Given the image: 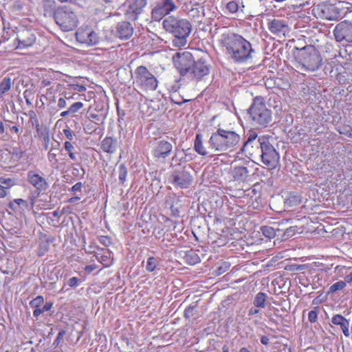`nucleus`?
Wrapping results in <instances>:
<instances>
[{
    "mask_svg": "<svg viewBox=\"0 0 352 352\" xmlns=\"http://www.w3.org/2000/svg\"><path fill=\"white\" fill-rule=\"evenodd\" d=\"M241 140L240 135L234 131L218 129L208 141L209 149L215 152H223L236 146Z\"/></svg>",
    "mask_w": 352,
    "mask_h": 352,
    "instance_id": "obj_4",
    "label": "nucleus"
},
{
    "mask_svg": "<svg viewBox=\"0 0 352 352\" xmlns=\"http://www.w3.org/2000/svg\"><path fill=\"white\" fill-rule=\"evenodd\" d=\"M76 40L87 46H93L99 43L100 38L98 32L89 26H82L76 32Z\"/></svg>",
    "mask_w": 352,
    "mask_h": 352,
    "instance_id": "obj_10",
    "label": "nucleus"
},
{
    "mask_svg": "<svg viewBox=\"0 0 352 352\" xmlns=\"http://www.w3.org/2000/svg\"><path fill=\"white\" fill-rule=\"evenodd\" d=\"M270 32L277 36H285L289 33L290 29L285 21L274 19L269 24Z\"/></svg>",
    "mask_w": 352,
    "mask_h": 352,
    "instance_id": "obj_20",
    "label": "nucleus"
},
{
    "mask_svg": "<svg viewBox=\"0 0 352 352\" xmlns=\"http://www.w3.org/2000/svg\"><path fill=\"white\" fill-rule=\"evenodd\" d=\"M53 303L50 301L46 302L42 309L44 312L50 311L52 307Z\"/></svg>",
    "mask_w": 352,
    "mask_h": 352,
    "instance_id": "obj_56",
    "label": "nucleus"
},
{
    "mask_svg": "<svg viewBox=\"0 0 352 352\" xmlns=\"http://www.w3.org/2000/svg\"><path fill=\"white\" fill-rule=\"evenodd\" d=\"M72 90L74 91H78V92H82V91H85L86 90V87L82 85H72Z\"/></svg>",
    "mask_w": 352,
    "mask_h": 352,
    "instance_id": "obj_51",
    "label": "nucleus"
},
{
    "mask_svg": "<svg viewBox=\"0 0 352 352\" xmlns=\"http://www.w3.org/2000/svg\"><path fill=\"white\" fill-rule=\"evenodd\" d=\"M194 148L195 151L202 156L209 154V151L204 147L202 140V135L197 134L194 142Z\"/></svg>",
    "mask_w": 352,
    "mask_h": 352,
    "instance_id": "obj_27",
    "label": "nucleus"
},
{
    "mask_svg": "<svg viewBox=\"0 0 352 352\" xmlns=\"http://www.w3.org/2000/svg\"><path fill=\"white\" fill-rule=\"evenodd\" d=\"M28 181L39 192L45 191L49 187L46 179L34 170L28 173Z\"/></svg>",
    "mask_w": 352,
    "mask_h": 352,
    "instance_id": "obj_18",
    "label": "nucleus"
},
{
    "mask_svg": "<svg viewBox=\"0 0 352 352\" xmlns=\"http://www.w3.org/2000/svg\"><path fill=\"white\" fill-rule=\"evenodd\" d=\"M267 298V296L265 293H258L254 299V305L258 308H264L265 307V301Z\"/></svg>",
    "mask_w": 352,
    "mask_h": 352,
    "instance_id": "obj_31",
    "label": "nucleus"
},
{
    "mask_svg": "<svg viewBox=\"0 0 352 352\" xmlns=\"http://www.w3.org/2000/svg\"><path fill=\"white\" fill-rule=\"evenodd\" d=\"M30 96H31L30 91L25 90L23 92L24 98L25 99V102H26L27 104H28V105H32V99L30 98Z\"/></svg>",
    "mask_w": 352,
    "mask_h": 352,
    "instance_id": "obj_52",
    "label": "nucleus"
},
{
    "mask_svg": "<svg viewBox=\"0 0 352 352\" xmlns=\"http://www.w3.org/2000/svg\"><path fill=\"white\" fill-rule=\"evenodd\" d=\"M146 5V0H131L125 14L126 19L131 21H135Z\"/></svg>",
    "mask_w": 352,
    "mask_h": 352,
    "instance_id": "obj_17",
    "label": "nucleus"
},
{
    "mask_svg": "<svg viewBox=\"0 0 352 352\" xmlns=\"http://www.w3.org/2000/svg\"><path fill=\"white\" fill-rule=\"evenodd\" d=\"M7 195V190L0 185V198H4Z\"/></svg>",
    "mask_w": 352,
    "mask_h": 352,
    "instance_id": "obj_59",
    "label": "nucleus"
},
{
    "mask_svg": "<svg viewBox=\"0 0 352 352\" xmlns=\"http://www.w3.org/2000/svg\"><path fill=\"white\" fill-rule=\"evenodd\" d=\"M261 230L263 234L267 238L272 239L276 236L275 230L271 226H262Z\"/></svg>",
    "mask_w": 352,
    "mask_h": 352,
    "instance_id": "obj_35",
    "label": "nucleus"
},
{
    "mask_svg": "<svg viewBox=\"0 0 352 352\" xmlns=\"http://www.w3.org/2000/svg\"><path fill=\"white\" fill-rule=\"evenodd\" d=\"M281 289H287V291H289V287H273V290H274V294H276V295H279V292L280 291Z\"/></svg>",
    "mask_w": 352,
    "mask_h": 352,
    "instance_id": "obj_62",
    "label": "nucleus"
},
{
    "mask_svg": "<svg viewBox=\"0 0 352 352\" xmlns=\"http://www.w3.org/2000/svg\"><path fill=\"white\" fill-rule=\"evenodd\" d=\"M249 175V170L245 166H236L232 170V176L234 180L245 181Z\"/></svg>",
    "mask_w": 352,
    "mask_h": 352,
    "instance_id": "obj_26",
    "label": "nucleus"
},
{
    "mask_svg": "<svg viewBox=\"0 0 352 352\" xmlns=\"http://www.w3.org/2000/svg\"><path fill=\"white\" fill-rule=\"evenodd\" d=\"M64 148H65V151L67 152L68 155L71 160H77L76 155L74 153V150H75L74 146L69 141H66L64 143Z\"/></svg>",
    "mask_w": 352,
    "mask_h": 352,
    "instance_id": "obj_33",
    "label": "nucleus"
},
{
    "mask_svg": "<svg viewBox=\"0 0 352 352\" xmlns=\"http://www.w3.org/2000/svg\"><path fill=\"white\" fill-rule=\"evenodd\" d=\"M127 173H128V171H127L126 167L125 166V165L124 164H121L119 166L118 179H119L120 184H121L122 185H123L124 184V182H126Z\"/></svg>",
    "mask_w": 352,
    "mask_h": 352,
    "instance_id": "obj_34",
    "label": "nucleus"
},
{
    "mask_svg": "<svg viewBox=\"0 0 352 352\" xmlns=\"http://www.w3.org/2000/svg\"><path fill=\"white\" fill-rule=\"evenodd\" d=\"M259 146L261 150V157L262 162L268 167L269 169H274L280 160L278 153L274 147L267 140L265 142L261 143Z\"/></svg>",
    "mask_w": 352,
    "mask_h": 352,
    "instance_id": "obj_8",
    "label": "nucleus"
},
{
    "mask_svg": "<svg viewBox=\"0 0 352 352\" xmlns=\"http://www.w3.org/2000/svg\"><path fill=\"white\" fill-rule=\"evenodd\" d=\"M54 18L56 23L64 32L74 30L78 24L77 14L69 6H63L56 8L54 11Z\"/></svg>",
    "mask_w": 352,
    "mask_h": 352,
    "instance_id": "obj_6",
    "label": "nucleus"
},
{
    "mask_svg": "<svg viewBox=\"0 0 352 352\" xmlns=\"http://www.w3.org/2000/svg\"><path fill=\"white\" fill-rule=\"evenodd\" d=\"M220 44L226 50L230 58L236 63H247L256 53L251 43L238 34L226 32L221 35Z\"/></svg>",
    "mask_w": 352,
    "mask_h": 352,
    "instance_id": "obj_1",
    "label": "nucleus"
},
{
    "mask_svg": "<svg viewBox=\"0 0 352 352\" xmlns=\"http://www.w3.org/2000/svg\"><path fill=\"white\" fill-rule=\"evenodd\" d=\"M226 8L230 13H236L239 10V4L234 1H230L227 3Z\"/></svg>",
    "mask_w": 352,
    "mask_h": 352,
    "instance_id": "obj_39",
    "label": "nucleus"
},
{
    "mask_svg": "<svg viewBox=\"0 0 352 352\" xmlns=\"http://www.w3.org/2000/svg\"><path fill=\"white\" fill-rule=\"evenodd\" d=\"M297 231V227L296 226H291L285 230L283 234V236L285 239L290 238L293 236Z\"/></svg>",
    "mask_w": 352,
    "mask_h": 352,
    "instance_id": "obj_42",
    "label": "nucleus"
},
{
    "mask_svg": "<svg viewBox=\"0 0 352 352\" xmlns=\"http://www.w3.org/2000/svg\"><path fill=\"white\" fill-rule=\"evenodd\" d=\"M83 107V104L81 102H76L73 103L70 107L69 108V111L72 114L76 113L78 112L82 107Z\"/></svg>",
    "mask_w": 352,
    "mask_h": 352,
    "instance_id": "obj_43",
    "label": "nucleus"
},
{
    "mask_svg": "<svg viewBox=\"0 0 352 352\" xmlns=\"http://www.w3.org/2000/svg\"><path fill=\"white\" fill-rule=\"evenodd\" d=\"M16 40L18 41L17 48L23 49L32 46L35 41V34L29 30L23 29L17 33Z\"/></svg>",
    "mask_w": 352,
    "mask_h": 352,
    "instance_id": "obj_16",
    "label": "nucleus"
},
{
    "mask_svg": "<svg viewBox=\"0 0 352 352\" xmlns=\"http://www.w3.org/2000/svg\"><path fill=\"white\" fill-rule=\"evenodd\" d=\"M335 272L339 276H344V281L340 280L335 283L331 286H345L346 283H352V270L345 266H337Z\"/></svg>",
    "mask_w": 352,
    "mask_h": 352,
    "instance_id": "obj_22",
    "label": "nucleus"
},
{
    "mask_svg": "<svg viewBox=\"0 0 352 352\" xmlns=\"http://www.w3.org/2000/svg\"><path fill=\"white\" fill-rule=\"evenodd\" d=\"M113 32L116 37L125 40L129 38L133 35V28L130 23L121 21L117 23Z\"/></svg>",
    "mask_w": 352,
    "mask_h": 352,
    "instance_id": "obj_21",
    "label": "nucleus"
},
{
    "mask_svg": "<svg viewBox=\"0 0 352 352\" xmlns=\"http://www.w3.org/2000/svg\"><path fill=\"white\" fill-rule=\"evenodd\" d=\"M96 259L104 267H109L113 263L112 253L109 250H101L94 254Z\"/></svg>",
    "mask_w": 352,
    "mask_h": 352,
    "instance_id": "obj_23",
    "label": "nucleus"
},
{
    "mask_svg": "<svg viewBox=\"0 0 352 352\" xmlns=\"http://www.w3.org/2000/svg\"><path fill=\"white\" fill-rule=\"evenodd\" d=\"M319 308L315 307L313 310L308 314V320L311 323H315L318 320V311Z\"/></svg>",
    "mask_w": 352,
    "mask_h": 352,
    "instance_id": "obj_40",
    "label": "nucleus"
},
{
    "mask_svg": "<svg viewBox=\"0 0 352 352\" xmlns=\"http://www.w3.org/2000/svg\"><path fill=\"white\" fill-rule=\"evenodd\" d=\"M96 123H94L92 122H89V123L86 124L85 126V131L87 133H92L95 131V124Z\"/></svg>",
    "mask_w": 352,
    "mask_h": 352,
    "instance_id": "obj_46",
    "label": "nucleus"
},
{
    "mask_svg": "<svg viewBox=\"0 0 352 352\" xmlns=\"http://www.w3.org/2000/svg\"><path fill=\"white\" fill-rule=\"evenodd\" d=\"M49 250V243L47 241H42L39 243L38 248V255L43 256Z\"/></svg>",
    "mask_w": 352,
    "mask_h": 352,
    "instance_id": "obj_37",
    "label": "nucleus"
},
{
    "mask_svg": "<svg viewBox=\"0 0 352 352\" xmlns=\"http://www.w3.org/2000/svg\"><path fill=\"white\" fill-rule=\"evenodd\" d=\"M172 59L179 74L182 76H188L194 61L191 53L189 52H177L173 55Z\"/></svg>",
    "mask_w": 352,
    "mask_h": 352,
    "instance_id": "obj_9",
    "label": "nucleus"
},
{
    "mask_svg": "<svg viewBox=\"0 0 352 352\" xmlns=\"http://www.w3.org/2000/svg\"><path fill=\"white\" fill-rule=\"evenodd\" d=\"M96 269H98V266L96 264L87 265L84 267L85 271L87 273H91Z\"/></svg>",
    "mask_w": 352,
    "mask_h": 352,
    "instance_id": "obj_53",
    "label": "nucleus"
},
{
    "mask_svg": "<svg viewBox=\"0 0 352 352\" xmlns=\"http://www.w3.org/2000/svg\"><path fill=\"white\" fill-rule=\"evenodd\" d=\"M192 176L186 168L175 169L170 176V182L176 187L187 188L192 182Z\"/></svg>",
    "mask_w": 352,
    "mask_h": 352,
    "instance_id": "obj_12",
    "label": "nucleus"
},
{
    "mask_svg": "<svg viewBox=\"0 0 352 352\" xmlns=\"http://www.w3.org/2000/svg\"><path fill=\"white\" fill-rule=\"evenodd\" d=\"M100 242L105 246H109L111 243V239L109 236H101L99 238Z\"/></svg>",
    "mask_w": 352,
    "mask_h": 352,
    "instance_id": "obj_49",
    "label": "nucleus"
},
{
    "mask_svg": "<svg viewBox=\"0 0 352 352\" xmlns=\"http://www.w3.org/2000/svg\"><path fill=\"white\" fill-rule=\"evenodd\" d=\"M160 258L155 256H149L145 263V269L147 272H153L160 270Z\"/></svg>",
    "mask_w": 352,
    "mask_h": 352,
    "instance_id": "obj_28",
    "label": "nucleus"
},
{
    "mask_svg": "<svg viewBox=\"0 0 352 352\" xmlns=\"http://www.w3.org/2000/svg\"><path fill=\"white\" fill-rule=\"evenodd\" d=\"M184 259L189 265H195L200 262L199 255L192 250L187 251L185 252Z\"/></svg>",
    "mask_w": 352,
    "mask_h": 352,
    "instance_id": "obj_30",
    "label": "nucleus"
},
{
    "mask_svg": "<svg viewBox=\"0 0 352 352\" xmlns=\"http://www.w3.org/2000/svg\"><path fill=\"white\" fill-rule=\"evenodd\" d=\"M163 27L166 32L173 34L174 46L183 47L186 44V38L191 32V25L188 21L170 16L163 21Z\"/></svg>",
    "mask_w": 352,
    "mask_h": 352,
    "instance_id": "obj_2",
    "label": "nucleus"
},
{
    "mask_svg": "<svg viewBox=\"0 0 352 352\" xmlns=\"http://www.w3.org/2000/svg\"><path fill=\"white\" fill-rule=\"evenodd\" d=\"M230 265L228 262H223L218 266L216 269V274L217 275H221L228 271L230 269Z\"/></svg>",
    "mask_w": 352,
    "mask_h": 352,
    "instance_id": "obj_38",
    "label": "nucleus"
},
{
    "mask_svg": "<svg viewBox=\"0 0 352 352\" xmlns=\"http://www.w3.org/2000/svg\"><path fill=\"white\" fill-rule=\"evenodd\" d=\"M270 339L267 336H262L261 338V342L264 345H267L269 344Z\"/></svg>",
    "mask_w": 352,
    "mask_h": 352,
    "instance_id": "obj_60",
    "label": "nucleus"
},
{
    "mask_svg": "<svg viewBox=\"0 0 352 352\" xmlns=\"http://www.w3.org/2000/svg\"><path fill=\"white\" fill-rule=\"evenodd\" d=\"M333 36L337 42H352V22L343 21L338 23L333 31Z\"/></svg>",
    "mask_w": 352,
    "mask_h": 352,
    "instance_id": "obj_14",
    "label": "nucleus"
},
{
    "mask_svg": "<svg viewBox=\"0 0 352 352\" xmlns=\"http://www.w3.org/2000/svg\"><path fill=\"white\" fill-rule=\"evenodd\" d=\"M249 115L254 124L259 127H266L272 120V113L267 108L265 99L263 97H256L249 108Z\"/></svg>",
    "mask_w": 352,
    "mask_h": 352,
    "instance_id": "obj_5",
    "label": "nucleus"
},
{
    "mask_svg": "<svg viewBox=\"0 0 352 352\" xmlns=\"http://www.w3.org/2000/svg\"><path fill=\"white\" fill-rule=\"evenodd\" d=\"M135 82L145 91H155L158 85L157 78L145 66H139L134 72Z\"/></svg>",
    "mask_w": 352,
    "mask_h": 352,
    "instance_id": "obj_7",
    "label": "nucleus"
},
{
    "mask_svg": "<svg viewBox=\"0 0 352 352\" xmlns=\"http://www.w3.org/2000/svg\"><path fill=\"white\" fill-rule=\"evenodd\" d=\"M325 276L326 275L324 273L317 274L315 276H313L314 285H315L316 286H322L325 282V280H324Z\"/></svg>",
    "mask_w": 352,
    "mask_h": 352,
    "instance_id": "obj_36",
    "label": "nucleus"
},
{
    "mask_svg": "<svg viewBox=\"0 0 352 352\" xmlns=\"http://www.w3.org/2000/svg\"><path fill=\"white\" fill-rule=\"evenodd\" d=\"M300 50L296 68L302 74L303 72H314L318 70L322 65V58L319 51L313 45H307L302 48L296 47Z\"/></svg>",
    "mask_w": 352,
    "mask_h": 352,
    "instance_id": "obj_3",
    "label": "nucleus"
},
{
    "mask_svg": "<svg viewBox=\"0 0 352 352\" xmlns=\"http://www.w3.org/2000/svg\"><path fill=\"white\" fill-rule=\"evenodd\" d=\"M66 105V100L63 98H60L58 100V107L60 109H63L65 108Z\"/></svg>",
    "mask_w": 352,
    "mask_h": 352,
    "instance_id": "obj_57",
    "label": "nucleus"
},
{
    "mask_svg": "<svg viewBox=\"0 0 352 352\" xmlns=\"http://www.w3.org/2000/svg\"><path fill=\"white\" fill-rule=\"evenodd\" d=\"M177 3L173 0H160L152 10L153 20L160 21L164 16L176 10L177 9Z\"/></svg>",
    "mask_w": 352,
    "mask_h": 352,
    "instance_id": "obj_11",
    "label": "nucleus"
},
{
    "mask_svg": "<svg viewBox=\"0 0 352 352\" xmlns=\"http://www.w3.org/2000/svg\"><path fill=\"white\" fill-rule=\"evenodd\" d=\"M117 140L112 137H106L101 143V148L107 153H114L117 150Z\"/></svg>",
    "mask_w": 352,
    "mask_h": 352,
    "instance_id": "obj_25",
    "label": "nucleus"
},
{
    "mask_svg": "<svg viewBox=\"0 0 352 352\" xmlns=\"http://www.w3.org/2000/svg\"><path fill=\"white\" fill-rule=\"evenodd\" d=\"M16 184V181L8 177L5 179L4 184L2 186L6 190L10 188Z\"/></svg>",
    "mask_w": 352,
    "mask_h": 352,
    "instance_id": "obj_44",
    "label": "nucleus"
},
{
    "mask_svg": "<svg viewBox=\"0 0 352 352\" xmlns=\"http://www.w3.org/2000/svg\"><path fill=\"white\" fill-rule=\"evenodd\" d=\"M57 151L58 148L52 146L47 154V159L52 166L58 163Z\"/></svg>",
    "mask_w": 352,
    "mask_h": 352,
    "instance_id": "obj_32",
    "label": "nucleus"
},
{
    "mask_svg": "<svg viewBox=\"0 0 352 352\" xmlns=\"http://www.w3.org/2000/svg\"><path fill=\"white\" fill-rule=\"evenodd\" d=\"M80 283V280L76 277H72L69 279L68 285L69 286H76Z\"/></svg>",
    "mask_w": 352,
    "mask_h": 352,
    "instance_id": "obj_54",
    "label": "nucleus"
},
{
    "mask_svg": "<svg viewBox=\"0 0 352 352\" xmlns=\"http://www.w3.org/2000/svg\"><path fill=\"white\" fill-rule=\"evenodd\" d=\"M350 130H352V128L349 126H346L340 129L338 131L340 134L344 135L349 138V134L351 133Z\"/></svg>",
    "mask_w": 352,
    "mask_h": 352,
    "instance_id": "obj_48",
    "label": "nucleus"
},
{
    "mask_svg": "<svg viewBox=\"0 0 352 352\" xmlns=\"http://www.w3.org/2000/svg\"><path fill=\"white\" fill-rule=\"evenodd\" d=\"M259 313V309L252 308L249 310L248 315L253 316Z\"/></svg>",
    "mask_w": 352,
    "mask_h": 352,
    "instance_id": "obj_61",
    "label": "nucleus"
},
{
    "mask_svg": "<svg viewBox=\"0 0 352 352\" xmlns=\"http://www.w3.org/2000/svg\"><path fill=\"white\" fill-rule=\"evenodd\" d=\"M287 284V281L284 280L282 277H279L278 278H276L272 280V285L276 286V285H278V286H285Z\"/></svg>",
    "mask_w": 352,
    "mask_h": 352,
    "instance_id": "obj_47",
    "label": "nucleus"
},
{
    "mask_svg": "<svg viewBox=\"0 0 352 352\" xmlns=\"http://www.w3.org/2000/svg\"><path fill=\"white\" fill-rule=\"evenodd\" d=\"M89 118L90 119H93V120H96L97 121H100V116L98 114H96V113H91L89 115Z\"/></svg>",
    "mask_w": 352,
    "mask_h": 352,
    "instance_id": "obj_64",
    "label": "nucleus"
},
{
    "mask_svg": "<svg viewBox=\"0 0 352 352\" xmlns=\"http://www.w3.org/2000/svg\"><path fill=\"white\" fill-rule=\"evenodd\" d=\"M51 84V82L50 80L48 79H43L42 81H41V85L43 87H47L49 86Z\"/></svg>",
    "mask_w": 352,
    "mask_h": 352,
    "instance_id": "obj_63",
    "label": "nucleus"
},
{
    "mask_svg": "<svg viewBox=\"0 0 352 352\" xmlns=\"http://www.w3.org/2000/svg\"><path fill=\"white\" fill-rule=\"evenodd\" d=\"M267 139L263 136L258 138V135L254 131H250L248 133L247 140L243 143L241 148L242 153L245 154L252 155V149H250V146L252 144H254L256 146V149H259V146H261V142H265Z\"/></svg>",
    "mask_w": 352,
    "mask_h": 352,
    "instance_id": "obj_19",
    "label": "nucleus"
},
{
    "mask_svg": "<svg viewBox=\"0 0 352 352\" xmlns=\"http://www.w3.org/2000/svg\"><path fill=\"white\" fill-rule=\"evenodd\" d=\"M331 322L335 325L340 326L346 337L349 336V322L344 316L340 314H336L332 318Z\"/></svg>",
    "mask_w": 352,
    "mask_h": 352,
    "instance_id": "obj_24",
    "label": "nucleus"
},
{
    "mask_svg": "<svg viewBox=\"0 0 352 352\" xmlns=\"http://www.w3.org/2000/svg\"><path fill=\"white\" fill-rule=\"evenodd\" d=\"M34 308H35V309L33 311V316L35 318H38L41 314L44 313L42 308L41 309L40 307H34Z\"/></svg>",
    "mask_w": 352,
    "mask_h": 352,
    "instance_id": "obj_58",
    "label": "nucleus"
},
{
    "mask_svg": "<svg viewBox=\"0 0 352 352\" xmlns=\"http://www.w3.org/2000/svg\"><path fill=\"white\" fill-rule=\"evenodd\" d=\"M211 69L210 64L204 58L193 61L188 76L192 79L201 80L208 76Z\"/></svg>",
    "mask_w": 352,
    "mask_h": 352,
    "instance_id": "obj_13",
    "label": "nucleus"
},
{
    "mask_svg": "<svg viewBox=\"0 0 352 352\" xmlns=\"http://www.w3.org/2000/svg\"><path fill=\"white\" fill-rule=\"evenodd\" d=\"M63 133L69 142L74 140L72 132L69 128L63 129Z\"/></svg>",
    "mask_w": 352,
    "mask_h": 352,
    "instance_id": "obj_50",
    "label": "nucleus"
},
{
    "mask_svg": "<svg viewBox=\"0 0 352 352\" xmlns=\"http://www.w3.org/2000/svg\"><path fill=\"white\" fill-rule=\"evenodd\" d=\"M65 334V331H63V330L60 331L56 336V338L55 339V340L53 343V345H54L55 346H58L60 344V342L63 340Z\"/></svg>",
    "mask_w": 352,
    "mask_h": 352,
    "instance_id": "obj_45",
    "label": "nucleus"
},
{
    "mask_svg": "<svg viewBox=\"0 0 352 352\" xmlns=\"http://www.w3.org/2000/svg\"><path fill=\"white\" fill-rule=\"evenodd\" d=\"M44 302L43 296H38L30 301V305L32 307H40Z\"/></svg>",
    "mask_w": 352,
    "mask_h": 352,
    "instance_id": "obj_41",
    "label": "nucleus"
},
{
    "mask_svg": "<svg viewBox=\"0 0 352 352\" xmlns=\"http://www.w3.org/2000/svg\"><path fill=\"white\" fill-rule=\"evenodd\" d=\"M12 80L10 77L6 76L0 82V99H3L4 94L11 88Z\"/></svg>",
    "mask_w": 352,
    "mask_h": 352,
    "instance_id": "obj_29",
    "label": "nucleus"
},
{
    "mask_svg": "<svg viewBox=\"0 0 352 352\" xmlns=\"http://www.w3.org/2000/svg\"><path fill=\"white\" fill-rule=\"evenodd\" d=\"M173 144L171 142L160 140L157 141L153 148L152 153L153 157L159 161L166 160L173 151Z\"/></svg>",
    "mask_w": 352,
    "mask_h": 352,
    "instance_id": "obj_15",
    "label": "nucleus"
},
{
    "mask_svg": "<svg viewBox=\"0 0 352 352\" xmlns=\"http://www.w3.org/2000/svg\"><path fill=\"white\" fill-rule=\"evenodd\" d=\"M82 184L81 182H77L71 188L72 192L80 191L82 188Z\"/></svg>",
    "mask_w": 352,
    "mask_h": 352,
    "instance_id": "obj_55",
    "label": "nucleus"
}]
</instances>
